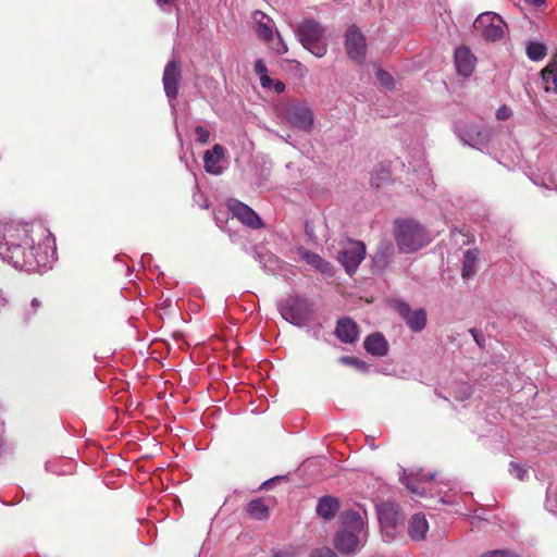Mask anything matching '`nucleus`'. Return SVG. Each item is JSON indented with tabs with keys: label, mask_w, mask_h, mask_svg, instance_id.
<instances>
[{
	"label": "nucleus",
	"mask_w": 557,
	"mask_h": 557,
	"mask_svg": "<svg viewBox=\"0 0 557 557\" xmlns=\"http://www.w3.org/2000/svg\"><path fill=\"white\" fill-rule=\"evenodd\" d=\"M34 231L18 227H8L0 231V258L13 264L15 268L27 271L46 267L48 257L39 243L35 246L32 235Z\"/></svg>",
	"instance_id": "1"
},
{
	"label": "nucleus",
	"mask_w": 557,
	"mask_h": 557,
	"mask_svg": "<svg viewBox=\"0 0 557 557\" xmlns=\"http://www.w3.org/2000/svg\"><path fill=\"white\" fill-rule=\"evenodd\" d=\"M394 237L400 252L411 253L429 245L430 233L414 220L395 222Z\"/></svg>",
	"instance_id": "2"
},
{
	"label": "nucleus",
	"mask_w": 557,
	"mask_h": 557,
	"mask_svg": "<svg viewBox=\"0 0 557 557\" xmlns=\"http://www.w3.org/2000/svg\"><path fill=\"white\" fill-rule=\"evenodd\" d=\"M326 28L313 18L304 20L297 27L296 36L305 49L317 58H322L327 52V44L324 41Z\"/></svg>",
	"instance_id": "3"
},
{
	"label": "nucleus",
	"mask_w": 557,
	"mask_h": 557,
	"mask_svg": "<svg viewBox=\"0 0 557 557\" xmlns=\"http://www.w3.org/2000/svg\"><path fill=\"white\" fill-rule=\"evenodd\" d=\"M280 312L287 322L296 326H304L313 314V306L306 297L289 296L282 301Z\"/></svg>",
	"instance_id": "4"
},
{
	"label": "nucleus",
	"mask_w": 557,
	"mask_h": 557,
	"mask_svg": "<svg viewBox=\"0 0 557 557\" xmlns=\"http://www.w3.org/2000/svg\"><path fill=\"white\" fill-rule=\"evenodd\" d=\"M504 26L503 18L493 12L480 14L473 23V28L488 41L500 39L504 35Z\"/></svg>",
	"instance_id": "5"
},
{
	"label": "nucleus",
	"mask_w": 557,
	"mask_h": 557,
	"mask_svg": "<svg viewBox=\"0 0 557 557\" xmlns=\"http://www.w3.org/2000/svg\"><path fill=\"white\" fill-rule=\"evenodd\" d=\"M345 37V49L348 57L357 64H362L367 52L364 35L356 25H350L346 30Z\"/></svg>",
	"instance_id": "6"
},
{
	"label": "nucleus",
	"mask_w": 557,
	"mask_h": 557,
	"mask_svg": "<svg viewBox=\"0 0 557 557\" xmlns=\"http://www.w3.org/2000/svg\"><path fill=\"white\" fill-rule=\"evenodd\" d=\"M366 257V246L362 242H349L338 253V261L346 272L351 275Z\"/></svg>",
	"instance_id": "7"
},
{
	"label": "nucleus",
	"mask_w": 557,
	"mask_h": 557,
	"mask_svg": "<svg viewBox=\"0 0 557 557\" xmlns=\"http://www.w3.org/2000/svg\"><path fill=\"white\" fill-rule=\"evenodd\" d=\"M393 309L404 319L412 332L419 333L424 330L426 325V311L423 308L411 310L407 302L395 300Z\"/></svg>",
	"instance_id": "8"
},
{
	"label": "nucleus",
	"mask_w": 557,
	"mask_h": 557,
	"mask_svg": "<svg viewBox=\"0 0 557 557\" xmlns=\"http://www.w3.org/2000/svg\"><path fill=\"white\" fill-rule=\"evenodd\" d=\"M182 82V67L176 60L169 61L163 71L162 84L166 97L174 100L178 96Z\"/></svg>",
	"instance_id": "9"
},
{
	"label": "nucleus",
	"mask_w": 557,
	"mask_h": 557,
	"mask_svg": "<svg viewBox=\"0 0 557 557\" xmlns=\"http://www.w3.org/2000/svg\"><path fill=\"white\" fill-rule=\"evenodd\" d=\"M286 119L288 123L302 132H310L313 126V112L304 104H293L286 110Z\"/></svg>",
	"instance_id": "10"
},
{
	"label": "nucleus",
	"mask_w": 557,
	"mask_h": 557,
	"mask_svg": "<svg viewBox=\"0 0 557 557\" xmlns=\"http://www.w3.org/2000/svg\"><path fill=\"white\" fill-rule=\"evenodd\" d=\"M230 210L235 218L250 228H260L263 224L259 215L247 205L234 200L230 203Z\"/></svg>",
	"instance_id": "11"
},
{
	"label": "nucleus",
	"mask_w": 557,
	"mask_h": 557,
	"mask_svg": "<svg viewBox=\"0 0 557 557\" xmlns=\"http://www.w3.org/2000/svg\"><path fill=\"white\" fill-rule=\"evenodd\" d=\"M475 61L476 58L468 47L461 46L455 50V66L459 75L470 76L474 70Z\"/></svg>",
	"instance_id": "12"
},
{
	"label": "nucleus",
	"mask_w": 557,
	"mask_h": 557,
	"mask_svg": "<svg viewBox=\"0 0 557 557\" xmlns=\"http://www.w3.org/2000/svg\"><path fill=\"white\" fill-rule=\"evenodd\" d=\"M333 544L341 554L354 555L359 546V537L357 534L347 531H338Z\"/></svg>",
	"instance_id": "13"
},
{
	"label": "nucleus",
	"mask_w": 557,
	"mask_h": 557,
	"mask_svg": "<svg viewBox=\"0 0 557 557\" xmlns=\"http://www.w3.org/2000/svg\"><path fill=\"white\" fill-rule=\"evenodd\" d=\"M359 329L350 318L339 319L336 323L335 335L343 343L351 344L357 341Z\"/></svg>",
	"instance_id": "14"
},
{
	"label": "nucleus",
	"mask_w": 557,
	"mask_h": 557,
	"mask_svg": "<svg viewBox=\"0 0 557 557\" xmlns=\"http://www.w3.org/2000/svg\"><path fill=\"white\" fill-rule=\"evenodd\" d=\"M252 20L256 23V34L260 40L269 42L273 38V29L271 26L272 18L260 10L252 13Z\"/></svg>",
	"instance_id": "15"
},
{
	"label": "nucleus",
	"mask_w": 557,
	"mask_h": 557,
	"mask_svg": "<svg viewBox=\"0 0 557 557\" xmlns=\"http://www.w3.org/2000/svg\"><path fill=\"white\" fill-rule=\"evenodd\" d=\"M364 349L372 356L383 357L388 352V343L382 333H373L366 337Z\"/></svg>",
	"instance_id": "16"
},
{
	"label": "nucleus",
	"mask_w": 557,
	"mask_h": 557,
	"mask_svg": "<svg viewBox=\"0 0 557 557\" xmlns=\"http://www.w3.org/2000/svg\"><path fill=\"white\" fill-rule=\"evenodd\" d=\"M377 512L381 524L386 527H395L403 520L398 506L394 503H383L380 505Z\"/></svg>",
	"instance_id": "17"
},
{
	"label": "nucleus",
	"mask_w": 557,
	"mask_h": 557,
	"mask_svg": "<svg viewBox=\"0 0 557 557\" xmlns=\"http://www.w3.org/2000/svg\"><path fill=\"white\" fill-rule=\"evenodd\" d=\"M363 519L357 511L347 510L341 515V530L359 535L363 529Z\"/></svg>",
	"instance_id": "18"
},
{
	"label": "nucleus",
	"mask_w": 557,
	"mask_h": 557,
	"mask_svg": "<svg viewBox=\"0 0 557 557\" xmlns=\"http://www.w3.org/2000/svg\"><path fill=\"white\" fill-rule=\"evenodd\" d=\"M429 530V523L423 513H414L408 524V534L413 541H422Z\"/></svg>",
	"instance_id": "19"
},
{
	"label": "nucleus",
	"mask_w": 557,
	"mask_h": 557,
	"mask_svg": "<svg viewBox=\"0 0 557 557\" xmlns=\"http://www.w3.org/2000/svg\"><path fill=\"white\" fill-rule=\"evenodd\" d=\"M224 157V148L220 145H214L211 150H207L203 156L205 169L208 173L220 174V161Z\"/></svg>",
	"instance_id": "20"
},
{
	"label": "nucleus",
	"mask_w": 557,
	"mask_h": 557,
	"mask_svg": "<svg viewBox=\"0 0 557 557\" xmlns=\"http://www.w3.org/2000/svg\"><path fill=\"white\" fill-rule=\"evenodd\" d=\"M298 251L301 258L315 270L324 274L330 273L331 263L325 261L321 256L305 248H300Z\"/></svg>",
	"instance_id": "21"
},
{
	"label": "nucleus",
	"mask_w": 557,
	"mask_h": 557,
	"mask_svg": "<svg viewBox=\"0 0 557 557\" xmlns=\"http://www.w3.org/2000/svg\"><path fill=\"white\" fill-rule=\"evenodd\" d=\"M339 508V503L337 498L333 496H323L320 498L318 506H317V512L319 516H321L325 520H330L334 518L336 511Z\"/></svg>",
	"instance_id": "22"
},
{
	"label": "nucleus",
	"mask_w": 557,
	"mask_h": 557,
	"mask_svg": "<svg viewBox=\"0 0 557 557\" xmlns=\"http://www.w3.org/2000/svg\"><path fill=\"white\" fill-rule=\"evenodd\" d=\"M546 91L557 92V55L542 70Z\"/></svg>",
	"instance_id": "23"
},
{
	"label": "nucleus",
	"mask_w": 557,
	"mask_h": 557,
	"mask_svg": "<svg viewBox=\"0 0 557 557\" xmlns=\"http://www.w3.org/2000/svg\"><path fill=\"white\" fill-rule=\"evenodd\" d=\"M479 260V251L476 249H468L463 253L461 276L470 278L476 271V262Z\"/></svg>",
	"instance_id": "24"
},
{
	"label": "nucleus",
	"mask_w": 557,
	"mask_h": 557,
	"mask_svg": "<svg viewBox=\"0 0 557 557\" xmlns=\"http://www.w3.org/2000/svg\"><path fill=\"white\" fill-rule=\"evenodd\" d=\"M394 253L393 245L388 242H383L380 244L377 251L374 255V264L376 268L383 270L387 267L391 257Z\"/></svg>",
	"instance_id": "25"
},
{
	"label": "nucleus",
	"mask_w": 557,
	"mask_h": 557,
	"mask_svg": "<svg viewBox=\"0 0 557 557\" xmlns=\"http://www.w3.org/2000/svg\"><path fill=\"white\" fill-rule=\"evenodd\" d=\"M247 512L257 520H263L269 517V508L261 498L252 499L247 506Z\"/></svg>",
	"instance_id": "26"
},
{
	"label": "nucleus",
	"mask_w": 557,
	"mask_h": 557,
	"mask_svg": "<svg viewBox=\"0 0 557 557\" xmlns=\"http://www.w3.org/2000/svg\"><path fill=\"white\" fill-rule=\"evenodd\" d=\"M391 180V172L384 165L380 164L374 168L371 175V184L375 187H382Z\"/></svg>",
	"instance_id": "27"
},
{
	"label": "nucleus",
	"mask_w": 557,
	"mask_h": 557,
	"mask_svg": "<svg viewBox=\"0 0 557 557\" xmlns=\"http://www.w3.org/2000/svg\"><path fill=\"white\" fill-rule=\"evenodd\" d=\"M547 54V48L544 44L537 41H531L527 46V55L532 61H540Z\"/></svg>",
	"instance_id": "28"
},
{
	"label": "nucleus",
	"mask_w": 557,
	"mask_h": 557,
	"mask_svg": "<svg viewBox=\"0 0 557 557\" xmlns=\"http://www.w3.org/2000/svg\"><path fill=\"white\" fill-rule=\"evenodd\" d=\"M478 557H519V555L511 549H493L484 552Z\"/></svg>",
	"instance_id": "29"
},
{
	"label": "nucleus",
	"mask_w": 557,
	"mask_h": 557,
	"mask_svg": "<svg viewBox=\"0 0 557 557\" xmlns=\"http://www.w3.org/2000/svg\"><path fill=\"white\" fill-rule=\"evenodd\" d=\"M509 472L518 480L523 481L525 479L528 470L525 469L524 466L517 463L515 461H511L509 463Z\"/></svg>",
	"instance_id": "30"
},
{
	"label": "nucleus",
	"mask_w": 557,
	"mask_h": 557,
	"mask_svg": "<svg viewBox=\"0 0 557 557\" xmlns=\"http://www.w3.org/2000/svg\"><path fill=\"white\" fill-rule=\"evenodd\" d=\"M341 362L344 364L352 366L359 370H367L368 366L364 361L352 357V356H345L341 358Z\"/></svg>",
	"instance_id": "31"
},
{
	"label": "nucleus",
	"mask_w": 557,
	"mask_h": 557,
	"mask_svg": "<svg viewBox=\"0 0 557 557\" xmlns=\"http://www.w3.org/2000/svg\"><path fill=\"white\" fill-rule=\"evenodd\" d=\"M376 77L382 85H384L388 88H392L394 86V78L388 72H386L382 69H379L376 72Z\"/></svg>",
	"instance_id": "32"
},
{
	"label": "nucleus",
	"mask_w": 557,
	"mask_h": 557,
	"mask_svg": "<svg viewBox=\"0 0 557 557\" xmlns=\"http://www.w3.org/2000/svg\"><path fill=\"white\" fill-rule=\"evenodd\" d=\"M195 134L197 136V141L200 144H206L209 140L210 133L207 128L201 125H197L195 127Z\"/></svg>",
	"instance_id": "33"
},
{
	"label": "nucleus",
	"mask_w": 557,
	"mask_h": 557,
	"mask_svg": "<svg viewBox=\"0 0 557 557\" xmlns=\"http://www.w3.org/2000/svg\"><path fill=\"white\" fill-rule=\"evenodd\" d=\"M310 557H338L334 550L329 547H321L314 549Z\"/></svg>",
	"instance_id": "34"
},
{
	"label": "nucleus",
	"mask_w": 557,
	"mask_h": 557,
	"mask_svg": "<svg viewBox=\"0 0 557 557\" xmlns=\"http://www.w3.org/2000/svg\"><path fill=\"white\" fill-rule=\"evenodd\" d=\"M512 115V111L511 109L504 104V106H500L497 111H496V119L498 121H506L508 120L510 116Z\"/></svg>",
	"instance_id": "35"
},
{
	"label": "nucleus",
	"mask_w": 557,
	"mask_h": 557,
	"mask_svg": "<svg viewBox=\"0 0 557 557\" xmlns=\"http://www.w3.org/2000/svg\"><path fill=\"white\" fill-rule=\"evenodd\" d=\"M255 73L259 75V77L268 74V69L261 59L255 62Z\"/></svg>",
	"instance_id": "36"
},
{
	"label": "nucleus",
	"mask_w": 557,
	"mask_h": 557,
	"mask_svg": "<svg viewBox=\"0 0 557 557\" xmlns=\"http://www.w3.org/2000/svg\"><path fill=\"white\" fill-rule=\"evenodd\" d=\"M260 83H261V86L264 87V88H268L271 86L272 84V79L270 78V76L267 74V75H263V76H260Z\"/></svg>",
	"instance_id": "37"
},
{
	"label": "nucleus",
	"mask_w": 557,
	"mask_h": 557,
	"mask_svg": "<svg viewBox=\"0 0 557 557\" xmlns=\"http://www.w3.org/2000/svg\"><path fill=\"white\" fill-rule=\"evenodd\" d=\"M30 307L33 309V312L36 313L38 309L41 307V302L37 298H34L30 302Z\"/></svg>",
	"instance_id": "38"
},
{
	"label": "nucleus",
	"mask_w": 557,
	"mask_h": 557,
	"mask_svg": "<svg viewBox=\"0 0 557 557\" xmlns=\"http://www.w3.org/2000/svg\"><path fill=\"white\" fill-rule=\"evenodd\" d=\"M276 51L280 54L286 53L287 52V46L282 40H280V46L276 48Z\"/></svg>",
	"instance_id": "39"
},
{
	"label": "nucleus",
	"mask_w": 557,
	"mask_h": 557,
	"mask_svg": "<svg viewBox=\"0 0 557 557\" xmlns=\"http://www.w3.org/2000/svg\"><path fill=\"white\" fill-rule=\"evenodd\" d=\"M405 484L412 494L422 495V493L416 486L411 485L409 482H406Z\"/></svg>",
	"instance_id": "40"
},
{
	"label": "nucleus",
	"mask_w": 557,
	"mask_h": 557,
	"mask_svg": "<svg viewBox=\"0 0 557 557\" xmlns=\"http://www.w3.org/2000/svg\"><path fill=\"white\" fill-rule=\"evenodd\" d=\"M274 89L277 94H281L285 90V85L282 82H277L274 86Z\"/></svg>",
	"instance_id": "41"
},
{
	"label": "nucleus",
	"mask_w": 557,
	"mask_h": 557,
	"mask_svg": "<svg viewBox=\"0 0 557 557\" xmlns=\"http://www.w3.org/2000/svg\"><path fill=\"white\" fill-rule=\"evenodd\" d=\"M529 3H532L534 5H541L544 3L545 0H525Z\"/></svg>",
	"instance_id": "42"
},
{
	"label": "nucleus",
	"mask_w": 557,
	"mask_h": 557,
	"mask_svg": "<svg viewBox=\"0 0 557 557\" xmlns=\"http://www.w3.org/2000/svg\"><path fill=\"white\" fill-rule=\"evenodd\" d=\"M159 4H171L173 0H157Z\"/></svg>",
	"instance_id": "43"
},
{
	"label": "nucleus",
	"mask_w": 557,
	"mask_h": 557,
	"mask_svg": "<svg viewBox=\"0 0 557 557\" xmlns=\"http://www.w3.org/2000/svg\"><path fill=\"white\" fill-rule=\"evenodd\" d=\"M470 332H471V334L473 335V337H474L475 342H476L478 344H480V342H479V337L476 336V333H475V330L471 329V330H470Z\"/></svg>",
	"instance_id": "44"
}]
</instances>
